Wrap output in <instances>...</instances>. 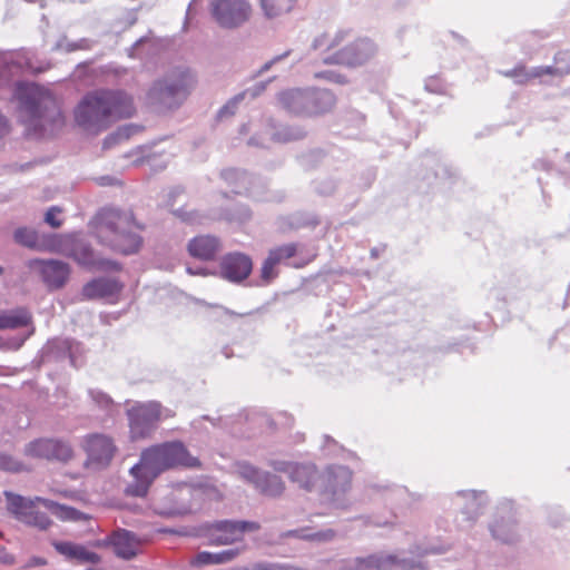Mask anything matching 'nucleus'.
Instances as JSON below:
<instances>
[{"instance_id":"nucleus-11","label":"nucleus","mask_w":570,"mask_h":570,"mask_svg":"<svg viewBox=\"0 0 570 570\" xmlns=\"http://www.w3.org/2000/svg\"><path fill=\"white\" fill-rule=\"evenodd\" d=\"M81 446L87 455L85 465L94 470L108 466L116 452V445L111 438L100 433L86 435Z\"/></svg>"},{"instance_id":"nucleus-46","label":"nucleus","mask_w":570,"mask_h":570,"mask_svg":"<svg viewBox=\"0 0 570 570\" xmlns=\"http://www.w3.org/2000/svg\"><path fill=\"white\" fill-rule=\"evenodd\" d=\"M239 570H249V569L243 568ZM250 570H287V569L282 564L258 563V564H255Z\"/></svg>"},{"instance_id":"nucleus-9","label":"nucleus","mask_w":570,"mask_h":570,"mask_svg":"<svg viewBox=\"0 0 570 570\" xmlns=\"http://www.w3.org/2000/svg\"><path fill=\"white\" fill-rule=\"evenodd\" d=\"M208 9L214 21L223 29L240 28L253 16L249 0H208Z\"/></svg>"},{"instance_id":"nucleus-23","label":"nucleus","mask_w":570,"mask_h":570,"mask_svg":"<svg viewBox=\"0 0 570 570\" xmlns=\"http://www.w3.org/2000/svg\"><path fill=\"white\" fill-rule=\"evenodd\" d=\"M275 470L288 473L292 481L299 484V487L309 490L313 487L314 479L316 478V469L312 463H278L274 465Z\"/></svg>"},{"instance_id":"nucleus-27","label":"nucleus","mask_w":570,"mask_h":570,"mask_svg":"<svg viewBox=\"0 0 570 570\" xmlns=\"http://www.w3.org/2000/svg\"><path fill=\"white\" fill-rule=\"evenodd\" d=\"M55 549L62 556L71 560H78L82 563H99L100 557L81 544L61 541L53 542Z\"/></svg>"},{"instance_id":"nucleus-40","label":"nucleus","mask_w":570,"mask_h":570,"mask_svg":"<svg viewBox=\"0 0 570 570\" xmlns=\"http://www.w3.org/2000/svg\"><path fill=\"white\" fill-rule=\"evenodd\" d=\"M315 77L323 78L327 81L335 82V83H345L346 82V79L342 75H340L338 72L333 71V70L318 72L315 75Z\"/></svg>"},{"instance_id":"nucleus-14","label":"nucleus","mask_w":570,"mask_h":570,"mask_svg":"<svg viewBox=\"0 0 570 570\" xmlns=\"http://www.w3.org/2000/svg\"><path fill=\"white\" fill-rule=\"evenodd\" d=\"M258 527L254 522L247 521H218L207 528V538L212 546H225L240 541L244 533L254 531Z\"/></svg>"},{"instance_id":"nucleus-4","label":"nucleus","mask_w":570,"mask_h":570,"mask_svg":"<svg viewBox=\"0 0 570 570\" xmlns=\"http://www.w3.org/2000/svg\"><path fill=\"white\" fill-rule=\"evenodd\" d=\"M138 226L130 213L110 210L97 225V237L121 254L136 253L141 245Z\"/></svg>"},{"instance_id":"nucleus-42","label":"nucleus","mask_w":570,"mask_h":570,"mask_svg":"<svg viewBox=\"0 0 570 570\" xmlns=\"http://www.w3.org/2000/svg\"><path fill=\"white\" fill-rule=\"evenodd\" d=\"M134 127L132 126H125V127H121L118 129V131L116 132L115 136H111V137H108L105 141L106 145H109V142L114 139H122V138H128L131 132L134 131Z\"/></svg>"},{"instance_id":"nucleus-30","label":"nucleus","mask_w":570,"mask_h":570,"mask_svg":"<svg viewBox=\"0 0 570 570\" xmlns=\"http://www.w3.org/2000/svg\"><path fill=\"white\" fill-rule=\"evenodd\" d=\"M297 0H258L259 9L267 20H276L289 13Z\"/></svg>"},{"instance_id":"nucleus-36","label":"nucleus","mask_w":570,"mask_h":570,"mask_svg":"<svg viewBox=\"0 0 570 570\" xmlns=\"http://www.w3.org/2000/svg\"><path fill=\"white\" fill-rule=\"evenodd\" d=\"M0 470L20 472L26 470V465L11 455L0 453Z\"/></svg>"},{"instance_id":"nucleus-47","label":"nucleus","mask_w":570,"mask_h":570,"mask_svg":"<svg viewBox=\"0 0 570 570\" xmlns=\"http://www.w3.org/2000/svg\"><path fill=\"white\" fill-rule=\"evenodd\" d=\"M303 136V132L301 131H291L288 134H285L283 136L278 135L277 136V140H282V141H289V140H295V139H298Z\"/></svg>"},{"instance_id":"nucleus-37","label":"nucleus","mask_w":570,"mask_h":570,"mask_svg":"<svg viewBox=\"0 0 570 570\" xmlns=\"http://www.w3.org/2000/svg\"><path fill=\"white\" fill-rule=\"evenodd\" d=\"M14 240L21 245L32 247L36 245L37 235L32 229L21 227L14 232Z\"/></svg>"},{"instance_id":"nucleus-25","label":"nucleus","mask_w":570,"mask_h":570,"mask_svg":"<svg viewBox=\"0 0 570 570\" xmlns=\"http://www.w3.org/2000/svg\"><path fill=\"white\" fill-rule=\"evenodd\" d=\"M71 257L81 266L100 271H117L118 263L110 259L97 258L87 245H78L73 248Z\"/></svg>"},{"instance_id":"nucleus-3","label":"nucleus","mask_w":570,"mask_h":570,"mask_svg":"<svg viewBox=\"0 0 570 570\" xmlns=\"http://www.w3.org/2000/svg\"><path fill=\"white\" fill-rule=\"evenodd\" d=\"M4 495L8 503V510L16 517V519L40 530L48 529L51 521L45 513L36 510L38 504L43 505L52 515L61 521H79L85 518L83 513L71 507L59 504L55 501L40 497L28 499L10 491H4Z\"/></svg>"},{"instance_id":"nucleus-20","label":"nucleus","mask_w":570,"mask_h":570,"mask_svg":"<svg viewBox=\"0 0 570 570\" xmlns=\"http://www.w3.org/2000/svg\"><path fill=\"white\" fill-rule=\"evenodd\" d=\"M20 327H30L28 334L20 338H14L11 347L17 350L33 333L31 326V314L26 308H16L0 312V330H16Z\"/></svg>"},{"instance_id":"nucleus-50","label":"nucleus","mask_w":570,"mask_h":570,"mask_svg":"<svg viewBox=\"0 0 570 570\" xmlns=\"http://www.w3.org/2000/svg\"><path fill=\"white\" fill-rule=\"evenodd\" d=\"M14 559L11 554L7 553L4 550L0 549V562L6 564L13 563Z\"/></svg>"},{"instance_id":"nucleus-34","label":"nucleus","mask_w":570,"mask_h":570,"mask_svg":"<svg viewBox=\"0 0 570 570\" xmlns=\"http://www.w3.org/2000/svg\"><path fill=\"white\" fill-rule=\"evenodd\" d=\"M295 535L302 539L316 541V542H326L332 540L335 537V532L331 529L322 530V531H311L308 529H302L294 532Z\"/></svg>"},{"instance_id":"nucleus-39","label":"nucleus","mask_w":570,"mask_h":570,"mask_svg":"<svg viewBox=\"0 0 570 570\" xmlns=\"http://www.w3.org/2000/svg\"><path fill=\"white\" fill-rule=\"evenodd\" d=\"M425 89L430 92L442 94L444 92L445 86L440 78L430 77L425 80Z\"/></svg>"},{"instance_id":"nucleus-48","label":"nucleus","mask_w":570,"mask_h":570,"mask_svg":"<svg viewBox=\"0 0 570 570\" xmlns=\"http://www.w3.org/2000/svg\"><path fill=\"white\" fill-rule=\"evenodd\" d=\"M9 132V124L7 118L0 112V139Z\"/></svg>"},{"instance_id":"nucleus-52","label":"nucleus","mask_w":570,"mask_h":570,"mask_svg":"<svg viewBox=\"0 0 570 570\" xmlns=\"http://www.w3.org/2000/svg\"><path fill=\"white\" fill-rule=\"evenodd\" d=\"M191 493V489L187 485H184L178 490V498L183 500L186 495Z\"/></svg>"},{"instance_id":"nucleus-57","label":"nucleus","mask_w":570,"mask_h":570,"mask_svg":"<svg viewBox=\"0 0 570 570\" xmlns=\"http://www.w3.org/2000/svg\"><path fill=\"white\" fill-rule=\"evenodd\" d=\"M196 1H197V0H193V1L189 3V6H188V9H187V17H188V18H189V17H191V12H193V10H194V6L196 4Z\"/></svg>"},{"instance_id":"nucleus-38","label":"nucleus","mask_w":570,"mask_h":570,"mask_svg":"<svg viewBox=\"0 0 570 570\" xmlns=\"http://www.w3.org/2000/svg\"><path fill=\"white\" fill-rule=\"evenodd\" d=\"M60 213H61L60 208H58L56 206L50 207L47 210L46 216H45L46 223L49 224L53 228L61 226L62 222L58 218Z\"/></svg>"},{"instance_id":"nucleus-41","label":"nucleus","mask_w":570,"mask_h":570,"mask_svg":"<svg viewBox=\"0 0 570 570\" xmlns=\"http://www.w3.org/2000/svg\"><path fill=\"white\" fill-rule=\"evenodd\" d=\"M194 510V507L191 504H181L179 507H173L168 510H163L160 513L168 514V515H180L189 513Z\"/></svg>"},{"instance_id":"nucleus-33","label":"nucleus","mask_w":570,"mask_h":570,"mask_svg":"<svg viewBox=\"0 0 570 570\" xmlns=\"http://www.w3.org/2000/svg\"><path fill=\"white\" fill-rule=\"evenodd\" d=\"M223 177L228 184L234 186L236 194L248 191L246 185L249 181V177L245 173L236 169H227L223 173Z\"/></svg>"},{"instance_id":"nucleus-55","label":"nucleus","mask_w":570,"mask_h":570,"mask_svg":"<svg viewBox=\"0 0 570 570\" xmlns=\"http://www.w3.org/2000/svg\"><path fill=\"white\" fill-rule=\"evenodd\" d=\"M443 552L442 549H439V548H434V547H431V548H428L423 551V554H429V553H441Z\"/></svg>"},{"instance_id":"nucleus-18","label":"nucleus","mask_w":570,"mask_h":570,"mask_svg":"<svg viewBox=\"0 0 570 570\" xmlns=\"http://www.w3.org/2000/svg\"><path fill=\"white\" fill-rule=\"evenodd\" d=\"M452 502L455 508L461 510L468 525H471L482 513V509L487 502V495L484 492L471 490L459 491L453 495Z\"/></svg>"},{"instance_id":"nucleus-15","label":"nucleus","mask_w":570,"mask_h":570,"mask_svg":"<svg viewBox=\"0 0 570 570\" xmlns=\"http://www.w3.org/2000/svg\"><path fill=\"white\" fill-rule=\"evenodd\" d=\"M376 46L368 39H358L325 59L330 63L357 67L368 62L376 55Z\"/></svg>"},{"instance_id":"nucleus-56","label":"nucleus","mask_w":570,"mask_h":570,"mask_svg":"<svg viewBox=\"0 0 570 570\" xmlns=\"http://www.w3.org/2000/svg\"><path fill=\"white\" fill-rule=\"evenodd\" d=\"M344 36H345V32L337 33L335 39L333 40L332 45H338Z\"/></svg>"},{"instance_id":"nucleus-16","label":"nucleus","mask_w":570,"mask_h":570,"mask_svg":"<svg viewBox=\"0 0 570 570\" xmlns=\"http://www.w3.org/2000/svg\"><path fill=\"white\" fill-rule=\"evenodd\" d=\"M236 472L239 478L253 484L265 495L277 497L284 491V484L278 476L262 472L248 463H237Z\"/></svg>"},{"instance_id":"nucleus-17","label":"nucleus","mask_w":570,"mask_h":570,"mask_svg":"<svg viewBox=\"0 0 570 570\" xmlns=\"http://www.w3.org/2000/svg\"><path fill=\"white\" fill-rule=\"evenodd\" d=\"M29 267L41 276L49 288L53 289L62 287L70 275L69 265L57 259H33L30 261Z\"/></svg>"},{"instance_id":"nucleus-29","label":"nucleus","mask_w":570,"mask_h":570,"mask_svg":"<svg viewBox=\"0 0 570 570\" xmlns=\"http://www.w3.org/2000/svg\"><path fill=\"white\" fill-rule=\"evenodd\" d=\"M163 449V453H165L167 461L170 466L176 465H185V466H196L198 465V460L191 456L184 445L179 442L164 443L160 444Z\"/></svg>"},{"instance_id":"nucleus-58","label":"nucleus","mask_w":570,"mask_h":570,"mask_svg":"<svg viewBox=\"0 0 570 570\" xmlns=\"http://www.w3.org/2000/svg\"><path fill=\"white\" fill-rule=\"evenodd\" d=\"M2 274V267L0 266V275Z\"/></svg>"},{"instance_id":"nucleus-2","label":"nucleus","mask_w":570,"mask_h":570,"mask_svg":"<svg viewBox=\"0 0 570 570\" xmlns=\"http://www.w3.org/2000/svg\"><path fill=\"white\" fill-rule=\"evenodd\" d=\"M13 98L18 101L19 119L27 127L28 134H36L52 116L59 125L63 122L57 104L50 91L32 82L16 85Z\"/></svg>"},{"instance_id":"nucleus-45","label":"nucleus","mask_w":570,"mask_h":570,"mask_svg":"<svg viewBox=\"0 0 570 570\" xmlns=\"http://www.w3.org/2000/svg\"><path fill=\"white\" fill-rule=\"evenodd\" d=\"M242 99V97H235L233 100H230L227 105H225L220 110L218 116L223 118L225 115H232L234 114V109L237 105V102Z\"/></svg>"},{"instance_id":"nucleus-24","label":"nucleus","mask_w":570,"mask_h":570,"mask_svg":"<svg viewBox=\"0 0 570 570\" xmlns=\"http://www.w3.org/2000/svg\"><path fill=\"white\" fill-rule=\"evenodd\" d=\"M297 252L295 244H286L272 249L262 266V278L265 282H271L276 277V266L282 262L293 257Z\"/></svg>"},{"instance_id":"nucleus-6","label":"nucleus","mask_w":570,"mask_h":570,"mask_svg":"<svg viewBox=\"0 0 570 570\" xmlns=\"http://www.w3.org/2000/svg\"><path fill=\"white\" fill-rule=\"evenodd\" d=\"M278 104L294 115H315L331 109L335 98L328 90L289 89L279 94Z\"/></svg>"},{"instance_id":"nucleus-51","label":"nucleus","mask_w":570,"mask_h":570,"mask_svg":"<svg viewBox=\"0 0 570 570\" xmlns=\"http://www.w3.org/2000/svg\"><path fill=\"white\" fill-rule=\"evenodd\" d=\"M288 53H289V52H288V51H286V52H284L283 55L276 56L275 58H273L272 60H269L268 62H266V63L263 66V69H264V70H268V69L272 67V65H274L275 62H277V61H279V60L284 59L285 57H287V56H288Z\"/></svg>"},{"instance_id":"nucleus-7","label":"nucleus","mask_w":570,"mask_h":570,"mask_svg":"<svg viewBox=\"0 0 570 570\" xmlns=\"http://www.w3.org/2000/svg\"><path fill=\"white\" fill-rule=\"evenodd\" d=\"M194 85L195 78L189 71H179L155 82L149 89L148 99L154 105L173 109L186 99Z\"/></svg>"},{"instance_id":"nucleus-19","label":"nucleus","mask_w":570,"mask_h":570,"mask_svg":"<svg viewBox=\"0 0 570 570\" xmlns=\"http://www.w3.org/2000/svg\"><path fill=\"white\" fill-rule=\"evenodd\" d=\"M501 514H498L490 524L492 537L503 543L515 542L520 538L519 527L511 513V507L503 508Z\"/></svg>"},{"instance_id":"nucleus-21","label":"nucleus","mask_w":570,"mask_h":570,"mask_svg":"<svg viewBox=\"0 0 570 570\" xmlns=\"http://www.w3.org/2000/svg\"><path fill=\"white\" fill-rule=\"evenodd\" d=\"M252 267V261L247 255L233 253L223 258L220 273L224 278L237 283L250 274Z\"/></svg>"},{"instance_id":"nucleus-13","label":"nucleus","mask_w":570,"mask_h":570,"mask_svg":"<svg viewBox=\"0 0 570 570\" xmlns=\"http://www.w3.org/2000/svg\"><path fill=\"white\" fill-rule=\"evenodd\" d=\"M425 570L426 566L422 560L399 558L390 553H377L367 558L356 559L355 570Z\"/></svg>"},{"instance_id":"nucleus-35","label":"nucleus","mask_w":570,"mask_h":570,"mask_svg":"<svg viewBox=\"0 0 570 570\" xmlns=\"http://www.w3.org/2000/svg\"><path fill=\"white\" fill-rule=\"evenodd\" d=\"M89 396L92 402L100 409L110 412L114 407V402L109 395L99 390H89Z\"/></svg>"},{"instance_id":"nucleus-8","label":"nucleus","mask_w":570,"mask_h":570,"mask_svg":"<svg viewBox=\"0 0 570 570\" xmlns=\"http://www.w3.org/2000/svg\"><path fill=\"white\" fill-rule=\"evenodd\" d=\"M126 412L134 440L148 436L158 422L173 415L170 410L164 409L157 401L135 402Z\"/></svg>"},{"instance_id":"nucleus-53","label":"nucleus","mask_w":570,"mask_h":570,"mask_svg":"<svg viewBox=\"0 0 570 570\" xmlns=\"http://www.w3.org/2000/svg\"><path fill=\"white\" fill-rule=\"evenodd\" d=\"M24 67H26L27 69H30V70L36 71V72H40V71L45 70V68H40V67H36V66H33V65H32V62H31L30 60H27V61H26Z\"/></svg>"},{"instance_id":"nucleus-10","label":"nucleus","mask_w":570,"mask_h":570,"mask_svg":"<svg viewBox=\"0 0 570 570\" xmlns=\"http://www.w3.org/2000/svg\"><path fill=\"white\" fill-rule=\"evenodd\" d=\"M321 480L323 500L333 508H346V495L352 481L351 471L345 466H331L324 472Z\"/></svg>"},{"instance_id":"nucleus-43","label":"nucleus","mask_w":570,"mask_h":570,"mask_svg":"<svg viewBox=\"0 0 570 570\" xmlns=\"http://www.w3.org/2000/svg\"><path fill=\"white\" fill-rule=\"evenodd\" d=\"M79 48H80V46L78 43L70 42L66 38L60 39L57 42V45H56V49L62 50V51H66V52H71V51H75V50H77Z\"/></svg>"},{"instance_id":"nucleus-54","label":"nucleus","mask_w":570,"mask_h":570,"mask_svg":"<svg viewBox=\"0 0 570 570\" xmlns=\"http://www.w3.org/2000/svg\"><path fill=\"white\" fill-rule=\"evenodd\" d=\"M187 272H188L190 275H206V272H205V269H203V268L194 269V268H191V267H187Z\"/></svg>"},{"instance_id":"nucleus-22","label":"nucleus","mask_w":570,"mask_h":570,"mask_svg":"<svg viewBox=\"0 0 570 570\" xmlns=\"http://www.w3.org/2000/svg\"><path fill=\"white\" fill-rule=\"evenodd\" d=\"M122 286L114 278L100 277L92 279L82 287V295L88 299H112Z\"/></svg>"},{"instance_id":"nucleus-32","label":"nucleus","mask_w":570,"mask_h":570,"mask_svg":"<svg viewBox=\"0 0 570 570\" xmlns=\"http://www.w3.org/2000/svg\"><path fill=\"white\" fill-rule=\"evenodd\" d=\"M239 549H228L220 552H199L193 560L195 566H207V564H222L234 560L238 554Z\"/></svg>"},{"instance_id":"nucleus-49","label":"nucleus","mask_w":570,"mask_h":570,"mask_svg":"<svg viewBox=\"0 0 570 570\" xmlns=\"http://www.w3.org/2000/svg\"><path fill=\"white\" fill-rule=\"evenodd\" d=\"M46 564H47V560L45 558L33 557L28 561L27 567H39V566H46Z\"/></svg>"},{"instance_id":"nucleus-28","label":"nucleus","mask_w":570,"mask_h":570,"mask_svg":"<svg viewBox=\"0 0 570 570\" xmlns=\"http://www.w3.org/2000/svg\"><path fill=\"white\" fill-rule=\"evenodd\" d=\"M219 249V242L213 236H198L188 244V252L199 259H212Z\"/></svg>"},{"instance_id":"nucleus-31","label":"nucleus","mask_w":570,"mask_h":570,"mask_svg":"<svg viewBox=\"0 0 570 570\" xmlns=\"http://www.w3.org/2000/svg\"><path fill=\"white\" fill-rule=\"evenodd\" d=\"M570 72V67L566 70L554 68V67H535L530 72H527L524 68H515L511 71H508L505 76L515 78L518 82H524L531 78H542L544 75L551 76H562Z\"/></svg>"},{"instance_id":"nucleus-12","label":"nucleus","mask_w":570,"mask_h":570,"mask_svg":"<svg viewBox=\"0 0 570 570\" xmlns=\"http://www.w3.org/2000/svg\"><path fill=\"white\" fill-rule=\"evenodd\" d=\"M23 454L35 460L68 461L73 451L70 444L59 439L39 438L26 444Z\"/></svg>"},{"instance_id":"nucleus-5","label":"nucleus","mask_w":570,"mask_h":570,"mask_svg":"<svg viewBox=\"0 0 570 570\" xmlns=\"http://www.w3.org/2000/svg\"><path fill=\"white\" fill-rule=\"evenodd\" d=\"M159 444L141 453L140 461L130 469L132 481L125 490L128 495H146L153 480L163 471L171 468Z\"/></svg>"},{"instance_id":"nucleus-26","label":"nucleus","mask_w":570,"mask_h":570,"mask_svg":"<svg viewBox=\"0 0 570 570\" xmlns=\"http://www.w3.org/2000/svg\"><path fill=\"white\" fill-rule=\"evenodd\" d=\"M110 543L118 557L131 559L137 554L140 541L134 533L127 530H118L112 534Z\"/></svg>"},{"instance_id":"nucleus-1","label":"nucleus","mask_w":570,"mask_h":570,"mask_svg":"<svg viewBox=\"0 0 570 570\" xmlns=\"http://www.w3.org/2000/svg\"><path fill=\"white\" fill-rule=\"evenodd\" d=\"M132 99L120 91H95L86 95L75 109V120L87 131L98 132L111 122L134 114Z\"/></svg>"},{"instance_id":"nucleus-44","label":"nucleus","mask_w":570,"mask_h":570,"mask_svg":"<svg viewBox=\"0 0 570 570\" xmlns=\"http://www.w3.org/2000/svg\"><path fill=\"white\" fill-rule=\"evenodd\" d=\"M56 343L58 344L59 347L68 350L70 362L75 364L73 346H76L77 344L69 340H58L56 341Z\"/></svg>"}]
</instances>
